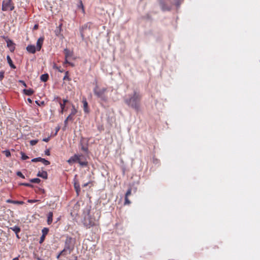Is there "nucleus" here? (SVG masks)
<instances>
[{"label":"nucleus","mask_w":260,"mask_h":260,"mask_svg":"<svg viewBox=\"0 0 260 260\" xmlns=\"http://www.w3.org/2000/svg\"><path fill=\"white\" fill-rule=\"evenodd\" d=\"M142 95L140 92L134 91L132 95H129L128 98L124 99L125 104L129 107L139 111L140 108V101Z\"/></svg>","instance_id":"nucleus-1"},{"label":"nucleus","mask_w":260,"mask_h":260,"mask_svg":"<svg viewBox=\"0 0 260 260\" xmlns=\"http://www.w3.org/2000/svg\"><path fill=\"white\" fill-rule=\"evenodd\" d=\"M67 162L70 165L78 162L82 167H86L88 165V162L82 154H74L67 160Z\"/></svg>","instance_id":"nucleus-2"},{"label":"nucleus","mask_w":260,"mask_h":260,"mask_svg":"<svg viewBox=\"0 0 260 260\" xmlns=\"http://www.w3.org/2000/svg\"><path fill=\"white\" fill-rule=\"evenodd\" d=\"M107 88L103 87L100 88L98 85H96L93 89L94 95L102 102H106L108 101V97L106 95L105 92Z\"/></svg>","instance_id":"nucleus-3"},{"label":"nucleus","mask_w":260,"mask_h":260,"mask_svg":"<svg viewBox=\"0 0 260 260\" xmlns=\"http://www.w3.org/2000/svg\"><path fill=\"white\" fill-rule=\"evenodd\" d=\"M74 248V243L73 239L71 237H68L65 241L64 247L61 251V253L70 254Z\"/></svg>","instance_id":"nucleus-4"},{"label":"nucleus","mask_w":260,"mask_h":260,"mask_svg":"<svg viewBox=\"0 0 260 260\" xmlns=\"http://www.w3.org/2000/svg\"><path fill=\"white\" fill-rule=\"evenodd\" d=\"M14 5L12 0H4L2 2V10L3 11H13Z\"/></svg>","instance_id":"nucleus-5"},{"label":"nucleus","mask_w":260,"mask_h":260,"mask_svg":"<svg viewBox=\"0 0 260 260\" xmlns=\"http://www.w3.org/2000/svg\"><path fill=\"white\" fill-rule=\"evenodd\" d=\"M98 220L95 218H92L90 215H88L87 217H85L83 222L84 225L87 228H90L91 226L96 225Z\"/></svg>","instance_id":"nucleus-6"},{"label":"nucleus","mask_w":260,"mask_h":260,"mask_svg":"<svg viewBox=\"0 0 260 260\" xmlns=\"http://www.w3.org/2000/svg\"><path fill=\"white\" fill-rule=\"evenodd\" d=\"M31 161L34 162L38 161L42 162L45 166H48L50 164L49 161L45 159V158H41L40 157L32 158Z\"/></svg>","instance_id":"nucleus-7"},{"label":"nucleus","mask_w":260,"mask_h":260,"mask_svg":"<svg viewBox=\"0 0 260 260\" xmlns=\"http://www.w3.org/2000/svg\"><path fill=\"white\" fill-rule=\"evenodd\" d=\"M6 42L7 46L8 48H9L10 51L12 52H14L15 49V44L13 43V42L10 39H8L6 40Z\"/></svg>","instance_id":"nucleus-8"},{"label":"nucleus","mask_w":260,"mask_h":260,"mask_svg":"<svg viewBox=\"0 0 260 260\" xmlns=\"http://www.w3.org/2000/svg\"><path fill=\"white\" fill-rule=\"evenodd\" d=\"M26 50L30 53H35L37 50V48L35 45H29L26 47Z\"/></svg>","instance_id":"nucleus-9"},{"label":"nucleus","mask_w":260,"mask_h":260,"mask_svg":"<svg viewBox=\"0 0 260 260\" xmlns=\"http://www.w3.org/2000/svg\"><path fill=\"white\" fill-rule=\"evenodd\" d=\"M44 39L42 38H40L38 39L37 42V46L36 47L37 48V51H40L41 49L42 46L43 45Z\"/></svg>","instance_id":"nucleus-10"},{"label":"nucleus","mask_w":260,"mask_h":260,"mask_svg":"<svg viewBox=\"0 0 260 260\" xmlns=\"http://www.w3.org/2000/svg\"><path fill=\"white\" fill-rule=\"evenodd\" d=\"M37 176L43 179H46L48 177V174L47 172L45 171H39L37 174Z\"/></svg>","instance_id":"nucleus-11"},{"label":"nucleus","mask_w":260,"mask_h":260,"mask_svg":"<svg viewBox=\"0 0 260 260\" xmlns=\"http://www.w3.org/2000/svg\"><path fill=\"white\" fill-rule=\"evenodd\" d=\"M77 113V110L75 108L74 105H72V108L71 110V112L70 114L68 116H70V118L72 120H73V116Z\"/></svg>","instance_id":"nucleus-12"},{"label":"nucleus","mask_w":260,"mask_h":260,"mask_svg":"<svg viewBox=\"0 0 260 260\" xmlns=\"http://www.w3.org/2000/svg\"><path fill=\"white\" fill-rule=\"evenodd\" d=\"M64 53L66 58L72 57L73 55V52L67 48L64 49Z\"/></svg>","instance_id":"nucleus-13"},{"label":"nucleus","mask_w":260,"mask_h":260,"mask_svg":"<svg viewBox=\"0 0 260 260\" xmlns=\"http://www.w3.org/2000/svg\"><path fill=\"white\" fill-rule=\"evenodd\" d=\"M53 220V212H49L47 216V223L50 225L52 223Z\"/></svg>","instance_id":"nucleus-14"},{"label":"nucleus","mask_w":260,"mask_h":260,"mask_svg":"<svg viewBox=\"0 0 260 260\" xmlns=\"http://www.w3.org/2000/svg\"><path fill=\"white\" fill-rule=\"evenodd\" d=\"M7 60L8 64L10 66V67L12 69H16V66L13 64V61L9 55L7 56Z\"/></svg>","instance_id":"nucleus-15"},{"label":"nucleus","mask_w":260,"mask_h":260,"mask_svg":"<svg viewBox=\"0 0 260 260\" xmlns=\"http://www.w3.org/2000/svg\"><path fill=\"white\" fill-rule=\"evenodd\" d=\"M23 91L24 94L29 96L31 95L34 92V91L31 88L24 89Z\"/></svg>","instance_id":"nucleus-16"},{"label":"nucleus","mask_w":260,"mask_h":260,"mask_svg":"<svg viewBox=\"0 0 260 260\" xmlns=\"http://www.w3.org/2000/svg\"><path fill=\"white\" fill-rule=\"evenodd\" d=\"M82 102L83 104V109H84V112L86 113H88L89 110L88 109V103L86 101V99H84V100H83Z\"/></svg>","instance_id":"nucleus-17"},{"label":"nucleus","mask_w":260,"mask_h":260,"mask_svg":"<svg viewBox=\"0 0 260 260\" xmlns=\"http://www.w3.org/2000/svg\"><path fill=\"white\" fill-rule=\"evenodd\" d=\"M10 229L11 230H12L13 232H14L16 234V235H17V234H18L20 232V230H21L20 228L17 225L14 226L13 227H11Z\"/></svg>","instance_id":"nucleus-18"},{"label":"nucleus","mask_w":260,"mask_h":260,"mask_svg":"<svg viewBox=\"0 0 260 260\" xmlns=\"http://www.w3.org/2000/svg\"><path fill=\"white\" fill-rule=\"evenodd\" d=\"M49 78V75L48 74H44L42 75L40 77V79L43 82H46Z\"/></svg>","instance_id":"nucleus-19"},{"label":"nucleus","mask_w":260,"mask_h":260,"mask_svg":"<svg viewBox=\"0 0 260 260\" xmlns=\"http://www.w3.org/2000/svg\"><path fill=\"white\" fill-rule=\"evenodd\" d=\"M74 187L76 189V191L77 193V194L79 193V192L80 191V185L77 182H75L74 183Z\"/></svg>","instance_id":"nucleus-20"},{"label":"nucleus","mask_w":260,"mask_h":260,"mask_svg":"<svg viewBox=\"0 0 260 260\" xmlns=\"http://www.w3.org/2000/svg\"><path fill=\"white\" fill-rule=\"evenodd\" d=\"M63 80H68V81H70L71 80V79L69 76V72L68 71H66L65 72V75L63 78Z\"/></svg>","instance_id":"nucleus-21"},{"label":"nucleus","mask_w":260,"mask_h":260,"mask_svg":"<svg viewBox=\"0 0 260 260\" xmlns=\"http://www.w3.org/2000/svg\"><path fill=\"white\" fill-rule=\"evenodd\" d=\"M21 158L22 160H24L28 158V156H27L24 152L22 151L20 152Z\"/></svg>","instance_id":"nucleus-22"},{"label":"nucleus","mask_w":260,"mask_h":260,"mask_svg":"<svg viewBox=\"0 0 260 260\" xmlns=\"http://www.w3.org/2000/svg\"><path fill=\"white\" fill-rule=\"evenodd\" d=\"M53 68L54 69L58 70V72L60 73L63 72V70L60 69V67H58L56 64H54L53 66Z\"/></svg>","instance_id":"nucleus-23"},{"label":"nucleus","mask_w":260,"mask_h":260,"mask_svg":"<svg viewBox=\"0 0 260 260\" xmlns=\"http://www.w3.org/2000/svg\"><path fill=\"white\" fill-rule=\"evenodd\" d=\"M41 181V180L39 178H33L30 180V182L31 183H39Z\"/></svg>","instance_id":"nucleus-24"},{"label":"nucleus","mask_w":260,"mask_h":260,"mask_svg":"<svg viewBox=\"0 0 260 260\" xmlns=\"http://www.w3.org/2000/svg\"><path fill=\"white\" fill-rule=\"evenodd\" d=\"M59 105H60V112L61 113H63V111L64 110V109H65V105H64V104H62V103L60 102H59Z\"/></svg>","instance_id":"nucleus-25"},{"label":"nucleus","mask_w":260,"mask_h":260,"mask_svg":"<svg viewBox=\"0 0 260 260\" xmlns=\"http://www.w3.org/2000/svg\"><path fill=\"white\" fill-rule=\"evenodd\" d=\"M48 231H49V229L48 228H43L42 230V235L46 236L48 234Z\"/></svg>","instance_id":"nucleus-26"},{"label":"nucleus","mask_w":260,"mask_h":260,"mask_svg":"<svg viewBox=\"0 0 260 260\" xmlns=\"http://www.w3.org/2000/svg\"><path fill=\"white\" fill-rule=\"evenodd\" d=\"M81 149L86 153L88 152V149L87 146H84L81 143Z\"/></svg>","instance_id":"nucleus-27"},{"label":"nucleus","mask_w":260,"mask_h":260,"mask_svg":"<svg viewBox=\"0 0 260 260\" xmlns=\"http://www.w3.org/2000/svg\"><path fill=\"white\" fill-rule=\"evenodd\" d=\"M3 152L5 153L6 156L7 157L11 156V152L9 150H4Z\"/></svg>","instance_id":"nucleus-28"},{"label":"nucleus","mask_w":260,"mask_h":260,"mask_svg":"<svg viewBox=\"0 0 260 260\" xmlns=\"http://www.w3.org/2000/svg\"><path fill=\"white\" fill-rule=\"evenodd\" d=\"M131 192H132V188L130 187L127 190V191L125 194V197H128L129 196H130L131 194Z\"/></svg>","instance_id":"nucleus-29"},{"label":"nucleus","mask_w":260,"mask_h":260,"mask_svg":"<svg viewBox=\"0 0 260 260\" xmlns=\"http://www.w3.org/2000/svg\"><path fill=\"white\" fill-rule=\"evenodd\" d=\"M124 200V205H129L131 204V201L128 200V197H125Z\"/></svg>","instance_id":"nucleus-30"},{"label":"nucleus","mask_w":260,"mask_h":260,"mask_svg":"<svg viewBox=\"0 0 260 260\" xmlns=\"http://www.w3.org/2000/svg\"><path fill=\"white\" fill-rule=\"evenodd\" d=\"M38 142V140H32L30 141V144L31 145V146H34L35 145H36Z\"/></svg>","instance_id":"nucleus-31"},{"label":"nucleus","mask_w":260,"mask_h":260,"mask_svg":"<svg viewBox=\"0 0 260 260\" xmlns=\"http://www.w3.org/2000/svg\"><path fill=\"white\" fill-rule=\"evenodd\" d=\"M16 175H17L18 176H19V177H21V178H23V179H24V178H25L24 176V175L22 174V173L21 172H20V171L17 172L16 173Z\"/></svg>","instance_id":"nucleus-32"},{"label":"nucleus","mask_w":260,"mask_h":260,"mask_svg":"<svg viewBox=\"0 0 260 260\" xmlns=\"http://www.w3.org/2000/svg\"><path fill=\"white\" fill-rule=\"evenodd\" d=\"M69 120L72 121V120L70 118V116H68L67 118H66V119L64 121V124L65 126H66L67 125L68 121Z\"/></svg>","instance_id":"nucleus-33"},{"label":"nucleus","mask_w":260,"mask_h":260,"mask_svg":"<svg viewBox=\"0 0 260 260\" xmlns=\"http://www.w3.org/2000/svg\"><path fill=\"white\" fill-rule=\"evenodd\" d=\"M21 185L25 186H28V187H32V185L28 183H22L20 184Z\"/></svg>","instance_id":"nucleus-34"},{"label":"nucleus","mask_w":260,"mask_h":260,"mask_svg":"<svg viewBox=\"0 0 260 260\" xmlns=\"http://www.w3.org/2000/svg\"><path fill=\"white\" fill-rule=\"evenodd\" d=\"M180 0H171V2L175 5L178 6L179 5V2Z\"/></svg>","instance_id":"nucleus-35"},{"label":"nucleus","mask_w":260,"mask_h":260,"mask_svg":"<svg viewBox=\"0 0 260 260\" xmlns=\"http://www.w3.org/2000/svg\"><path fill=\"white\" fill-rule=\"evenodd\" d=\"M4 71H1L0 72V81H2L3 80V79L4 78Z\"/></svg>","instance_id":"nucleus-36"},{"label":"nucleus","mask_w":260,"mask_h":260,"mask_svg":"<svg viewBox=\"0 0 260 260\" xmlns=\"http://www.w3.org/2000/svg\"><path fill=\"white\" fill-rule=\"evenodd\" d=\"M45 235H42V236L40 238V242H39L40 243H42L44 241V240L45 239Z\"/></svg>","instance_id":"nucleus-37"},{"label":"nucleus","mask_w":260,"mask_h":260,"mask_svg":"<svg viewBox=\"0 0 260 260\" xmlns=\"http://www.w3.org/2000/svg\"><path fill=\"white\" fill-rule=\"evenodd\" d=\"M79 5H78V7L79 8H81L83 10H84V9H83V5L82 4V2L81 1H80V2H79Z\"/></svg>","instance_id":"nucleus-38"},{"label":"nucleus","mask_w":260,"mask_h":260,"mask_svg":"<svg viewBox=\"0 0 260 260\" xmlns=\"http://www.w3.org/2000/svg\"><path fill=\"white\" fill-rule=\"evenodd\" d=\"M45 154L46 155H50V150L49 149H46L45 151Z\"/></svg>","instance_id":"nucleus-39"},{"label":"nucleus","mask_w":260,"mask_h":260,"mask_svg":"<svg viewBox=\"0 0 260 260\" xmlns=\"http://www.w3.org/2000/svg\"><path fill=\"white\" fill-rule=\"evenodd\" d=\"M37 201H38V200H28V202L30 203H36Z\"/></svg>","instance_id":"nucleus-40"},{"label":"nucleus","mask_w":260,"mask_h":260,"mask_svg":"<svg viewBox=\"0 0 260 260\" xmlns=\"http://www.w3.org/2000/svg\"><path fill=\"white\" fill-rule=\"evenodd\" d=\"M50 139V137H48L47 138H44L43 139V141H44V142H48L49 141Z\"/></svg>","instance_id":"nucleus-41"},{"label":"nucleus","mask_w":260,"mask_h":260,"mask_svg":"<svg viewBox=\"0 0 260 260\" xmlns=\"http://www.w3.org/2000/svg\"><path fill=\"white\" fill-rule=\"evenodd\" d=\"M61 255H67V254H63V253H61V251L60 252V253L57 255L56 258H59V257H60V256Z\"/></svg>","instance_id":"nucleus-42"},{"label":"nucleus","mask_w":260,"mask_h":260,"mask_svg":"<svg viewBox=\"0 0 260 260\" xmlns=\"http://www.w3.org/2000/svg\"><path fill=\"white\" fill-rule=\"evenodd\" d=\"M67 63L70 64V63H71V62H69V61H68V58H66L65 57V60H64V62H63V64H67Z\"/></svg>","instance_id":"nucleus-43"},{"label":"nucleus","mask_w":260,"mask_h":260,"mask_svg":"<svg viewBox=\"0 0 260 260\" xmlns=\"http://www.w3.org/2000/svg\"><path fill=\"white\" fill-rule=\"evenodd\" d=\"M19 82L21 83L24 86L26 87V84L24 81L20 80Z\"/></svg>","instance_id":"nucleus-44"},{"label":"nucleus","mask_w":260,"mask_h":260,"mask_svg":"<svg viewBox=\"0 0 260 260\" xmlns=\"http://www.w3.org/2000/svg\"><path fill=\"white\" fill-rule=\"evenodd\" d=\"M68 102V100L67 99H63V103L62 104H64V105H66V104Z\"/></svg>","instance_id":"nucleus-45"},{"label":"nucleus","mask_w":260,"mask_h":260,"mask_svg":"<svg viewBox=\"0 0 260 260\" xmlns=\"http://www.w3.org/2000/svg\"><path fill=\"white\" fill-rule=\"evenodd\" d=\"M81 36L82 39H84V35L81 30Z\"/></svg>","instance_id":"nucleus-46"},{"label":"nucleus","mask_w":260,"mask_h":260,"mask_svg":"<svg viewBox=\"0 0 260 260\" xmlns=\"http://www.w3.org/2000/svg\"><path fill=\"white\" fill-rule=\"evenodd\" d=\"M27 101H28L29 103H32V100H31L30 98H28V99H27Z\"/></svg>","instance_id":"nucleus-47"},{"label":"nucleus","mask_w":260,"mask_h":260,"mask_svg":"<svg viewBox=\"0 0 260 260\" xmlns=\"http://www.w3.org/2000/svg\"><path fill=\"white\" fill-rule=\"evenodd\" d=\"M161 6H162V9L163 10H169L168 9H166L163 6V4H161Z\"/></svg>","instance_id":"nucleus-48"},{"label":"nucleus","mask_w":260,"mask_h":260,"mask_svg":"<svg viewBox=\"0 0 260 260\" xmlns=\"http://www.w3.org/2000/svg\"><path fill=\"white\" fill-rule=\"evenodd\" d=\"M88 184V183H85L83 184V187H86V186H87Z\"/></svg>","instance_id":"nucleus-49"},{"label":"nucleus","mask_w":260,"mask_h":260,"mask_svg":"<svg viewBox=\"0 0 260 260\" xmlns=\"http://www.w3.org/2000/svg\"><path fill=\"white\" fill-rule=\"evenodd\" d=\"M59 127H57V128H56V133H57V132L59 131Z\"/></svg>","instance_id":"nucleus-50"},{"label":"nucleus","mask_w":260,"mask_h":260,"mask_svg":"<svg viewBox=\"0 0 260 260\" xmlns=\"http://www.w3.org/2000/svg\"><path fill=\"white\" fill-rule=\"evenodd\" d=\"M37 28H38V25L36 24V25L34 26V28H35V29H36Z\"/></svg>","instance_id":"nucleus-51"},{"label":"nucleus","mask_w":260,"mask_h":260,"mask_svg":"<svg viewBox=\"0 0 260 260\" xmlns=\"http://www.w3.org/2000/svg\"><path fill=\"white\" fill-rule=\"evenodd\" d=\"M78 258L77 256H74V260H77Z\"/></svg>","instance_id":"nucleus-52"},{"label":"nucleus","mask_w":260,"mask_h":260,"mask_svg":"<svg viewBox=\"0 0 260 260\" xmlns=\"http://www.w3.org/2000/svg\"><path fill=\"white\" fill-rule=\"evenodd\" d=\"M44 102H41V103L40 104V105H44Z\"/></svg>","instance_id":"nucleus-53"},{"label":"nucleus","mask_w":260,"mask_h":260,"mask_svg":"<svg viewBox=\"0 0 260 260\" xmlns=\"http://www.w3.org/2000/svg\"><path fill=\"white\" fill-rule=\"evenodd\" d=\"M18 257H15V258H14L13 259V260H18Z\"/></svg>","instance_id":"nucleus-54"},{"label":"nucleus","mask_w":260,"mask_h":260,"mask_svg":"<svg viewBox=\"0 0 260 260\" xmlns=\"http://www.w3.org/2000/svg\"><path fill=\"white\" fill-rule=\"evenodd\" d=\"M87 27V24L86 25L83 26L82 29H83L84 27Z\"/></svg>","instance_id":"nucleus-55"},{"label":"nucleus","mask_w":260,"mask_h":260,"mask_svg":"<svg viewBox=\"0 0 260 260\" xmlns=\"http://www.w3.org/2000/svg\"><path fill=\"white\" fill-rule=\"evenodd\" d=\"M7 202H8V203H11V202H12V201H11V200H8L7 201Z\"/></svg>","instance_id":"nucleus-56"},{"label":"nucleus","mask_w":260,"mask_h":260,"mask_svg":"<svg viewBox=\"0 0 260 260\" xmlns=\"http://www.w3.org/2000/svg\"><path fill=\"white\" fill-rule=\"evenodd\" d=\"M36 103L38 105H40V104L39 103L38 101H36Z\"/></svg>","instance_id":"nucleus-57"},{"label":"nucleus","mask_w":260,"mask_h":260,"mask_svg":"<svg viewBox=\"0 0 260 260\" xmlns=\"http://www.w3.org/2000/svg\"><path fill=\"white\" fill-rule=\"evenodd\" d=\"M70 64V65H71V66H72V67H73V66H74V64H73V63H71H71H70V64Z\"/></svg>","instance_id":"nucleus-58"},{"label":"nucleus","mask_w":260,"mask_h":260,"mask_svg":"<svg viewBox=\"0 0 260 260\" xmlns=\"http://www.w3.org/2000/svg\"><path fill=\"white\" fill-rule=\"evenodd\" d=\"M17 203H19V204H22V202H17Z\"/></svg>","instance_id":"nucleus-59"},{"label":"nucleus","mask_w":260,"mask_h":260,"mask_svg":"<svg viewBox=\"0 0 260 260\" xmlns=\"http://www.w3.org/2000/svg\"><path fill=\"white\" fill-rule=\"evenodd\" d=\"M16 237H17L18 238H19V237L18 234H17V235H16Z\"/></svg>","instance_id":"nucleus-60"}]
</instances>
